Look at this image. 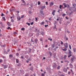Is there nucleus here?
Here are the masks:
<instances>
[{
    "label": "nucleus",
    "mask_w": 76,
    "mask_h": 76,
    "mask_svg": "<svg viewBox=\"0 0 76 76\" xmlns=\"http://www.w3.org/2000/svg\"><path fill=\"white\" fill-rule=\"evenodd\" d=\"M64 46L65 48L64 49H62V50L64 51H66L67 50V49L68 48V43H65L64 44Z\"/></svg>",
    "instance_id": "obj_1"
},
{
    "label": "nucleus",
    "mask_w": 76,
    "mask_h": 76,
    "mask_svg": "<svg viewBox=\"0 0 76 76\" xmlns=\"http://www.w3.org/2000/svg\"><path fill=\"white\" fill-rule=\"evenodd\" d=\"M69 52L68 54L69 55L68 56V58H70V57L72 56V54H72V52H71V51H70V50H69Z\"/></svg>",
    "instance_id": "obj_2"
},
{
    "label": "nucleus",
    "mask_w": 76,
    "mask_h": 76,
    "mask_svg": "<svg viewBox=\"0 0 76 76\" xmlns=\"http://www.w3.org/2000/svg\"><path fill=\"white\" fill-rule=\"evenodd\" d=\"M46 7H45V6L44 5V6H42L41 7V10H44V9H46Z\"/></svg>",
    "instance_id": "obj_3"
},
{
    "label": "nucleus",
    "mask_w": 76,
    "mask_h": 76,
    "mask_svg": "<svg viewBox=\"0 0 76 76\" xmlns=\"http://www.w3.org/2000/svg\"><path fill=\"white\" fill-rule=\"evenodd\" d=\"M56 11L55 10L53 11V12L52 13V14L53 15V16L55 15V13H56Z\"/></svg>",
    "instance_id": "obj_4"
},
{
    "label": "nucleus",
    "mask_w": 76,
    "mask_h": 76,
    "mask_svg": "<svg viewBox=\"0 0 76 76\" xmlns=\"http://www.w3.org/2000/svg\"><path fill=\"white\" fill-rule=\"evenodd\" d=\"M50 4V6L51 7L53 6V5H54V3H53V2H50L49 4Z\"/></svg>",
    "instance_id": "obj_5"
},
{
    "label": "nucleus",
    "mask_w": 76,
    "mask_h": 76,
    "mask_svg": "<svg viewBox=\"0 0 76 76\" xmlns=\"http://www.w3.org/2000/svg\"><path fill=\"white\" fill-rule=\"evenodd\" d=\"M7 66H8L7 65H4V69H7Z\"/></svg>",
    "instance_id": "obj_6"
},
{
    "label": "nucleus",
    "mask_w": 76,
    "mask_h": 76,
    "mask_svg": "<svg viewBox=\"0 0 76 76\" xmlns=\"http://www.w3.org/2000/svg\"><path fill=\"white\" fill-rule=\"evenodd\" d=\"M38 41V39H34V41L36 43V44H37V42Z\"/></svg>",
    "instance_id": "obj_7"
},
{
    "label": "nucleus",
    "mask_w": 76,
    "mask_h": 76,
    "mask_svg": "<svg viewBox=\"0 0 76 76\" xmlns=\"http://www.w3.org/2000/svg\"><path fill=\"white\" fill-rule=\"evenodd\" d=\"M69 66H70V67H71V68H73V65H72V64H69Z\"/></svg>",
    "instance_id": "obj_8"
},
{
    "label": "nucleus",
    "mask_w": 76,
    "mask_h": 76,
    "mask_svg": "<svg viewBox=\"0 0 76 76\" xmlns=\"http://www.w3.org/2000/svg\"><path fill=\"white\" fill-rule=\"evenodd\" d=\"M63 5L65 7H67V5H66V4L65 3H64Z\"/></svg>",
    "instance_id": "obj_9"
},
{
    "label": "nucleus",
    "mask_w": 76,
    "mask_h": 76,
    "mask_svg": "<svg viewBox=\"0 0 76 76\" xmlns=\"http://www.w3.org/2000/svg\"><path fill=\"white\" fill-rule=\"evenodd\" d=\"M15 21V20H13V19H11V22H12V23H13L14 22V21Z\"/></svg>",
    "instance_id": "obj_10"
},
{
    "label": "nucleus",
    "mask_w": 76,
    "mask_h": 76,
    "mask_svg": "<svg viewBox=\"0 0 76 76\" xmlns=\"http://www.w3.org/2000/svg\"><path fill=\"white\" fill-rule=\"evenodd\" d=\"M19 61V60L18 59H16V62L17 63H18Z\"/></svg>",
    "instance_id": "obj_11"
},
{
    "label": "nucleus",
    "mask_w": 76,
    "mask_h": 76,
    "mask_svg": "<svg viewBox=\"0 0 76 76\" xmlns=\"http://www.w3.org/2000/svg\"><path fill=\"white\" fill-rule=\"evenodd\" d=\"M55 46V45L54 44H53L51 45V47L52 48H54Z\"/></svg>",
    "instance_id": "obj_12"
},
{
    "label": "nucleus",
    "mask_w": 76,
    "mask_h": 76,
    "mask_svg": "<svg viewBox=\"0 0 76 76\" xmlns=\"http://www.w3.org/2000/svg\"><path fill=\"white\" fill-rule=\"evenodd\" d=\"M64 61L65 62H67L68 63H69V61H67V60L66 59H64Z\"/></svg>",
    "instance_id": "obj_13"
},
{
    "label": "nucleus",
    "mask_w": 76,
    "mask_h": 76,
    "mask_svg": "<svg viewBox=\"0 0 76 76\" xmlns=\"http://www.w3.org/2000/svg\"><path fill=\"white\" fill-rule=\"evenodd\" d=\"M7 25L9 26H10V25H11V24L10 23V22H8L7 23Z\"/></svg>",
    "instance_id": "obj_14"
},
{
    "label": "nucleus",
    "mask_w": 76,
    "mask_h": 76,
    "mask_svg": "<svg viewBox=\"0 0 76 76\" xmlns=\"http://www.w3.org/2000/svg\"><path fill=\"white\" fill-rule=\"evenodd\" d=\"M69 49H70V50L72 49V46H71V45H69Z\"/></svg>",
    "instance_id": "obj_15"
},
{
    "label": "nucleus",
    "mask_w": 76,
    "mask_h": 76,
    "mask_svg": "<svg viewBox=\"0 0 76 76\" xmlns=\"http://www.w3.org/2000/svg\"><path fill=\"white\" fill-rule=\"evenodd\" d=\"M30 69L31 70V71H33V67H31Z\"/></svg>",
    "instance_id": "obj_16"
},
{
    "label": "nucleus",
    "mask_w": 76,
    "mask_h": 76,
    "mask_svg": "<svg viewBox=\"0 0 76 76\" xmlns=\"http://www.w3.org/2000/svg\"><path fill=\"white\" fill-rule=\"evenodd\" d=\"M2 19H3V20H4V21H5V20H6V18H5V17H3Z\"/></svg>",
    "instance_id": "obj_17"
},
{
    "label": "nucleus",
    "mask_w": 76,
    "mask_h": 76,
    "mask_svg": "<svg viewBox=\"0 0 76 76\" xmlns=\"http://www.w3.org/2000/svg\"><path fill=\"white\" fill-rule=\"evenodd\" d=\"M24 16H25V15H22L21 16V19H23V18H24Z\"/></svg>",
    "instance_id": "obj_18"
},
{
    "label": "nucleus",
    "mask_w": 76,
    "mask_h": 76,
    "mask_svg": "<svg viewBox=\"0 0 76 76\" xmlns=\"http://www.w3.org/2000/svg\"><path fill=\"white\" fill-rule=\"evenodd\" d=\"M17 19L18 20H20L21 19V18L20 17H18V18Z\"/></svg>",
    "instance_id": "obj_19"
},
{
    "label": "nucleus",
    "mask_w": 76,
    "mask_h": 76,
    "mask_svg": "<svg viewBox=\"0 0 76 76\" xmlns=\"http://www.w3.org/2000/svg\"><path fill=\"white\" fill-rule=\"evenodd\" d=\"M44 23H44V21H43L40 24H41V25H44Z\"/></svg>",
    "instance_id": "obj_20"
},
{
    "label": "nucleus",
    "mask_w": 76,
    "mask_h": 76,
    "mask_svg": "<svg viewBox=\"0 0 76 76\" xmlns=\"http://www.w3.org/2000/svg\"><path fill=\"white\" fill-rule=\"evenodd\" d=\"M61 7H62V6H61V5H59V8L60 9H62Z\"/></svg>",
    "instance_id": "obj_21"
},
{
    "label": "nucleus",
    "mask_w": 76,
    "mask_h": 76,
    "mask_svg": "<svg viewBox=\"0 0 76 76\" xmlns=\"http://www.w3.org/2000/svg\"><path fill=\"white\" fill-rule=\"evenodd\" d=\"M67 56L66 55H65L64 57V60H66V56Z\"/></svg>",
    "instance_id": "obj_22"
},
{
    "label": "nucleus",
    "mask_w": 76,
    "mask_h": 76,
    "mask_svg": "<svg viewBox=\"0 0 76 76\" xmlns=\"http://www.w3.org/2000/svg\"><path fill=\"white\" fill-rule=\"evenodd\" d=\"M64 72H66L67 71V69H64Z\"/></svg>",
    "instance_id": "obj_23"
},
{
    "label": "nucleus",
    "mask_w": 76,
    "mask_h": 76,
    "mask_svg": "<svg viewBox=\"0 0 76 76\" xmlns=\"http://www.w3.org/2000/svg\"><path fill=\"white\" fill-rule=\"evenodd\" d=\"M1 46L2 47H5V46H6V45H2Z\"/></svg>",
    "instance_id": "obj_24"
},
{
    "label": "nucleus",
    "mask_w": 76,
    "mask_h": 76,
    "mask_svg": "<svg viewBox=\"0 0 76 76\" xmlns=\"http://www.w3.org/2000/svg\"><path fill=\"white\" fill-rule=\"evenodd\" d=\"M26 24H27L28 25V26H30V23H26Z\"/></svg>",
    "instance_id": "obj_25"
},
{
    "label": "nucleus",
    "mask_w": 76,
    "mask_h": 76,
    "mask_svg": "<svg viewBox=\"0 0 76 76\" xmlns=\"http://www.w3.org/2000/svg\"><path fill=\"white\" fill-rule=\"evenodd\" d=\"M73 51L74 53L76 52V49H73Z\"/></svg>",
    "instance_id": "obj_26"
},
{
    "label": "nucleus",
    "mask_w": 76,
    "mask_h": 76,
    "mask_svg": "<svg viewBox=\"0 0 76 76\" xmlns=\"http://www.w3.org/2000/svg\"><path fill=\"white\" fill-rule=\"evenodd\" d=\"M3 62V60L1 59H0V63H2Z\"/></svg>",
    "instance_id": "obj_27"
},
{
    "label": "nucleus",
    "mask_w": 76,
    "mask_h": 76,
    "mask_svg": "<svg viewBox=\"0 0 76 76\" xmlns=\"http://www.w3.org/2000/svg\"><path fill=\"white\" fill-rule=\"evenodd\" d=\"M60 69V66H59L58 67H57V69L58 70H59Z\"/></svg>",
    "instance_id": "obj_28"
},
{
    "label": "nucleus",
    "mask_w": 76,
    "mask_h": 76,
    "mask_svg": "<svg viewBox=\"0 0 76 76\" xmlns=\"http://www.w3.org/2000/svg\"><path fill=\"white\" fill-rule=\"evenodd\" d=\"M71 71L72 72V74L73 75H74V73H73V70H72V69H71Z\"/></svg>",
    "instance_id": "obj_29"
},
{
    "label": "nucleus",
    "mask_w": 76,
    "mask_h": 76,
    "mask_svg": "<svg viewBox=\"0 0 76 76\" xmlns=\"http://www.w3.org/2000/svg\"><path fill=\"white\" fill-rule=\"evenodd\" d=\"M31 42H34L33 43L34 44V43H35V42H34V41H33V40H32V39H31Z\"/></svg>",
    "instance_id": "obj_30"
},
{
    "label": "nucleus",
    "mask_w": 76,
    "mask_h": 76,
    "mask_svg": "<svg viewBox=\"0 0 76 76\" xmlns=\"http://www.w3.org/2000/svg\"><path fill=\"white\" fill-rule=\"evenodd\" d=\"M21 31H23H23H24L25 30V28H22L21 29Z\"/></svg>",
    "instance_id": "obj_31"
},
{
    "label": "nucleus",
    "mask_w": 76,
    "mask_h": 76,
    "mask_svg": "<svg viewBox=\"0 0 76 76\" xmlns=\"http://www.w3.org/2000/svg\"><path fill=\"white\" fill-rule=\"evenodd\" d=\"M41 34L42 35H43L44 34V33L43 32H42L41 33Z\"/></svg>",
    "instance_id": "obj_32"
},
{
    "label": "nucleus",
    "mask_w": 76,
    "mask_h": 76,
    "mask_svg": "<svg viewBox=\"0 0 76 76\" xmlns=\"http://www.w3.org/2000/svg\"><path fill=\"white\" fill-rule=\"evenodd\" d=\"M65 15H66V14H63L62 16L63 17H64V16H65Z\"/></svg>",
    "instance_id": "obj_33"
},
{
    "label": "nucleus",
    "mask_w": 76,
    "mask_h": 76,
    "mask_svg": "<svg viewBox=\"0 0 76 76\" xmlns=\"http://www.w3.org/2000/svg\"><path fill=\"white\" fill-rule=\"evenodd\" d=\"M38 5H39L40 4V2H39V1H38Z\"/></svg>",
    "instance_id": "obj_34"
},
{
    "label": "nucleus",
    "mask_w": 76,
    "mask_h": 76,
    "mask_svg": "<svg viewBox=\"0 0 76 76\" xmlns=\"http://www.w3.org/2000/svg\"><path fill=\"white\" fill-rule=\"evenodd\" d=\"M28 13L29 14H31V13H32V12H31V11H30L28 12Z\"/></svg>",
    "instance_id": "obj_35"
},
{
    "label": "nucleus",
    "mask_w": 76,
    "mask_h": 76,
    "mask_svg": "<svg viewBox=\"0 0 76 76\" xmlns=\"http://www.w3.org/2000/svg\"><path fill=\"white\" fill-rule=\"evenodd\" d=\"M71 60L72 61H73L74 60V58H71Z\"/></svg>",
    "instance_id": "obj_36"
},
{
    "label": "nucleus",
    "mask_w": 76,
    "mask_h": 76,
    "mask_svg": "<svg viewBox=\"0 0 76 76\" xmlns=\"http://www.w3.org/2000/svg\"><path fill=\"white\" fill-rule=\"evenodd\" d=\"M48 26V25H45V28H47V26Z\"/></svg>",
    "instance_id": "obj_37"
},
{
    "label": "nucleus",
    "mask_w": 76,
    "mask_h": 76,
    "mask_svg": "<svg viewBox=\"0 0 76 76\" xmlns=\"http://www.w3.org/2000/svg\"><path fill=\"white\" fill-rule=\"evenodd\" d=\"M40 41H42V38H40Z\"/></svg>",
    "instance_id": "obj_38"
},
{
    "label": "nucleus",
    "mask_w": 76,
    "mask_h": 76,
    "mask_svg": "<svg viewBox=\"0 0 76 76\" xmlns=\"http://www.w3.org/2000/svg\"><path fill=\"white\" fill-rule=\"evenodd\" d=\"M20 72H21V73H22V72H24V71H23V70H20Z\"/></svg>",
    "instance_id": "obj_39"
},
{
    "label": "nucleus",
    "mask_w": 76,
    "mask_h": 76,
    "mask_svg": "<svg viewBox=\"0 0 76 76\" xmlns=\"http://www.w3.org/2000/svg\"><path fill=\"white\" fill-rule=\"evenodd\" d=\"M34 24V22H32L31 23V25H33Z\"/></svg>",
    "instance_id": "obj_40"
},
{
    "label": "nucleus",
    "mask_w": 76,
    "mask_h": 76,
    "mask_svg": "<svg viewBox=\"0 0 76 76\" xmlns=\"http://www.w3.org/2000/svg\"><path fill=\"white\" fill-rule=\"evenodd\" d=\"M14 34H17V33H16V32L15 31L14 32Z\"/></svg>",
    "instance_id": "obj_41"
},
{
    "label": "nucleus",
    "mask_w": 76,
    "mask_h": 76,
    "mask_svg": "<svg viewBox=\"0 0 76 76\" xmlns=\"http://www.w3.org/2000/svg\"><path fill=\"white\" fill-rule=\"evenodd\" d=\"M4 14H3V13H2L1 15V16H4Z\"/></svg>",
    "instance_id": "obj_42"
},
{
    "label": "nucleus",
    "mask_w": 76,
    "mask_h": 76,
    "mask_svg": "<svg viewBox=\"0 0 76 76\" xmlns=\"http://www.w3.org/2000/svg\"><path fill=\"white\" fill-rule=\"evenodd\" d=\"M49 40H50V41H52V39H50L49 38H48Z\"/></svg>",
    "instance_id": "obj_43"
},
{
    "label": "nucleus",
    "mask_w": 76,
    "mask_h": 76,
    "mask_svg": "<svg viewBox=\"0 0 76 76\" xmlns=\"http://www.w3.org/2000/svg\"><path fill=\"white\" fill-rule=\"evenodd\" d=\"M16 56H19V53H16Z\"/></svg>",
    "instance_id": "obj_44"
},
{
    "label": "nucleus",
    "mask_w": 76,
    "mask_h": 76,
    "mask_svg": "<svg viewBox=\"0 0 76 76\" xmlns=\"http://www.w3.org/2000/svg\"><path fill=\"white\" fill-rule=\"evenodd\" d=\"M35 19L36 20V21H37V20H38V18H35Z\"/></svg>",
    "instance_id": "obj_45"
},
{
    "label": "nucleus",
    "mask_w": 76,
    "mask_h": 76,
    "mask_svg": "<svg viewBox=\"0 0 76 76\" xmlns=\"http://www.w3.org/2000/svg\"><path fill=\"white\" fill-rule=\"evenodd\" d=\"M46 5L47 6L48 5V2H46Z\"/></svg>",
    "instance_id": "obj_46"
},
{
    "label": "nucleus",
    "mask_w": 76,
    "mask_h": 76,
    "mask_svg": "<svg viewBox=\"0 0 76 76\" xmlns=\"http://www.w3.org/2000/svg\"><path fill=\"white\" fill-rule=\"evenodd\" d=\"M10 57H12V55L10 54Z\"/></svg>",
    "instance_id": "obj_47"
},
{
    "label": "nucleus",
    "mask_w": 76,
    "mask_h": 76,
    "mask_svg": "<svg viewBox=\"0 0 76 76\" xmlns=\"http://www.w3.org/2000/svg\"><path fill=\"white\" fill-rule=\"evenodd\" d=\"M61 44L62 45V44H63V42H62V41H61Z\"/></svg>",
    "instance_id": "obj_48"
},
{
    "label": "nucleus",
    "mask_w": 76,
    "mask_h": 76,
    "mask_svg": "<svg viewBox=\"0 0 76 76\" xmlns=\"http://www.w3.org/2000/svg\"><path fill=\"white\" fill-rule=\"evenodd\" d=\"M44 76V74L43 73H42V76Z\"/></svg>",
    "instance_id": "obj_49"
},
{
    "label": "nucleus",
    "mask_w": 76,
    "mask_h": 76,
    "mask_svg": "<svg viewBox=\"0 0 76 76\" xmlns=\"http://www.w3.org/2000/svg\"><path fill=\"white\" fill-rule=\"evenodd\" d=\"M8 29H10V27H8V28H7Z\"/></svg>",
    "instance_id": "obj_50"
},
{
    "label": "nucleus",
    "mask_w": 76,
    "mask_h": 76,
    "mask_svg": "<svg viewBox=\"0 0 76 76\" xmlns=\"http://www.w3.org/2000/svg\"><path fill=\"white\" fill-rule=\"evenodd\" d=\"M27 60V61H31V59H28Z\"/></svg>",
    "instance_id": "obj_51"
},
{
    "label": "nucleus",
    "mask_w": 76,
    "mask_h": 76,
    "mask_svg": "<svg viewBox=\"0 0 76 76\" xmlns=\"http://www.w3.org/2000/svg\"><path fill=\"white\" fill-rule=\"evenodd\" d=\"M56 28V25H55L53 28L54 29H55V28Z\"/></svg>",
    "instance_id": "obj_52"
},
{
    "label": "nucleus",
    "mask_w": 76,
    "mask_h": 76,
    "mask_svg": "<svg viewBox=\"0 0 76 76\" xmlns=\"http://www.w3.org/2000/svg\"><path fill=\"white\" fill-rule=\"evenodd\" d=\"M23 2L24 3H25V4H26V3H25V1H23Z\"/></svg>",
    "instance_id": "obj_53"
},
{
    "label": "nucleus",
    "mask_w": 76,
    "mask_h": 76,
    "mask_svg": "<svg viewBox=\"0 0 76 76\" xmlns=\"http://www.w3.org/2000/svg\"><path fill=\"white\" fill-rule=\"evenodd\" d=\"M67 33H68L69 34H70V32L69 31H67Z\"/></svg>",
    "instance_id": "obj_54"
},
{
    "label": "nucleus",
    "mask_w": 76,
    "mask_h": 76,
    "mask_svg": "<svg viewBox=\"0 0 76 76\" xmlns=\"http://www.w3.org/2000/svg\"><path fill=\"white\" fill-rule=\"evenodd\" d=\"M1 66H4L5 65H4V64H2Z\"/></svg>",
    "instance_id": "obj_55"
},
{
    "label": "nucleus",
    "mask_w": 76,
    "mask_h": 76,
    "mask_svg": "<svg viewBox=\"0 0 76 76\" xmlns=\"http://www.w3.org/2000/svg\"><path fill=\"white\" fill-rule=\"evenodd\" d=\"M70 73V72H68V75H69V74Z\"/></svg>",
    "instance_id": "obj_56"
},
{
    "label": "nucleus",
    "mask_w": 76,
    "mask_h": 76,
    "mask_svg": "<svg viewBox=\"0 0 76 76\" xmlns=\"http://www.w3.org/2000/svg\"><path fill=\"white\" fill-rule=\"evenodd\" d=\"M21 58H23V56H21Z\"/></svg>",
    "instance_id": "obj_57"
},
{
    "label": "nucleus",
    "mask_w": 76,
    "mask_h": 76,
    "mask_svg": "<svg viewBox=\"0 0 76 76\" xmlns=\"http://www.w3.org/2000/svg\"><path fill=\"white\" fill-rule=\"evenodd\" d=\"M58 11H59V12H60V11H62V9H61V10H59Z\"/></svg>",
    "instance_id": "obj_58"
},
{
    "label": "nucleus",
    "mask_w": 76,
    "mask_h": 76,
    "mask_svg": "<svg viewBox=\"0 0 76 76\" xmlns=\"http://www.w3.org/2000/svg\"><path fill=\"white\" fill-rule=\"evenodd\" d=\"M17 13H19V11H17Z\"/></svg>",
    "instance_id": "obj_59"
},
{
    "label": "nucleus",
    "mask_w": 76,
    "mask_h": 76,
    "mask_svg": "<svg viewBox=\"0 0 76 76\" xmlns=\"http://www.w3.org/2000/svg\"><path fill=\"white\" fill-rule=\"evenodd\" d=\"M66 19H68V18H67V17H66Z\"/></svg>",
    "instance_id": "obj_60"
},
{
    "label": "nucleus",
    "mask_w": 76,
    "mask_h": 76,
    "mask_svg": "<svg viewBox=\"0 0 76 76\" xmlns=\"http://www.w3.org/2000/svg\"><path fill=\"white\" fill-rule=\"evenodd\" d=\"M8 13V12H7L6 14H7V13Z\"/></svg>",
    "instance_id": "obj_61"
},
{
    "label": "nucleus",
    "mask_w": 76,
    "mask_h": 76,
    "mask_svg": "<svg viewBox=\"0 0 76 76\" xmlns=\"http://www.w3.org/2000/svg\"><path fill=\"white\" fill-rule=\"evenodd\" d=\"M61 76H64V75L63 74H62V75H61Z\"/></svg>",
    "instance_id": "obj_62"
},
{
    "label": "nucleus",
    "mask_w": 76,
    "mask_h": 76,
    "mask_svg": "<svg viewBox=\"0 0 76 76\" xmlns=\"http://www.w3.org/2000/svg\"><path fill=\"white\" fill-rule=\"evenodd\" d=\"M58 13H60V11H58Z\"/></svg>",
    "instance_id": "obj_63"
},
{
    "label": "nucleus",
    "mask_w": 76,
    "mask_h": 76,
    "mask_svg": "<svg viewBox=\"0 0 76 76\" xmlns=\"http://www.w3.org/2000/svg\"><path fill=\"white\" fill-rule=\"evenodd\" d=\"M25 76H28V75H26Z\"/></svg>",
    "instance_id": "obj_64"
}]
</instances>
